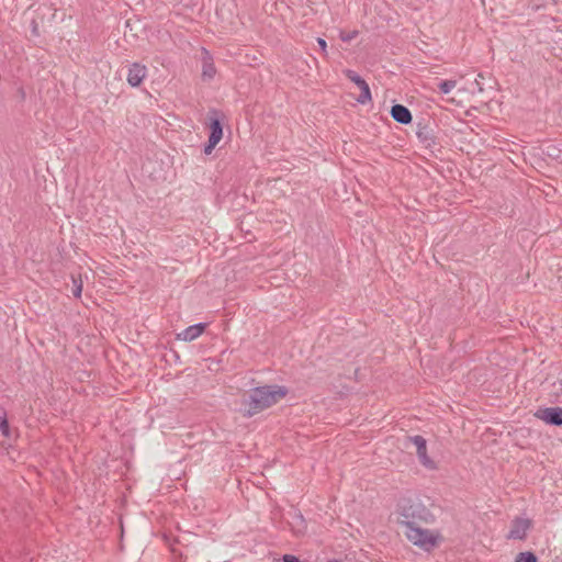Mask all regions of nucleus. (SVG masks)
Returning <instances> with one entry per match:
<instances>
[{
	"instance_id": "obj_1",
	"label": "nucleus",
	"mask_w": 562,
	"mask_h": 562,
	"mask_svg": "<svg viewBox=\"0 0 562 562\" xmlns=\"http://www.w3.org/2000/svg\"><path fill=\"white\" fill-rule=\"evenodd\" d=\"M435 520L430 510L419 501L403 499L397 506V524L404 526L405 537L424 551H431L441 539L439 532L425 529L422 525Z\"/></svg>"
},
{
	"instance_id": "obj_2",
	"label": "nucleus",
	"mask_w": 562,
	"mask_h": 562,
	"mask_svg": "<svg viewBox=\"0 0 562 562\" xmlns=\"http://www.w3.org/2000/svg\"><path fill=\"white\" fill-rule=\"evenodd\" d=\"M289 390L283 385H263L251 389L241 400L240 412L245 417L254 415L276 405L286 396Z\"/></svg>"
},
{
	"instance_id": "obj_3",
	"label": "nucleus",
	"mask_w": 562,
	"mask_h": 562,
	"mask_svg": "<svg viewBox=\"0 0 562 562\" xmlns=\"http://www.w3.org/2000/svg\"><path fill=\"white\" fill-rule=\"evenodd\" d=\"M409 440L415 445L417 457L419 459V462L429 470H435L436 463L428 457L427 454V443L426 439L423 436L416 435L413 437H409Z\"/></svg>"
},
{
	"instance_id": "obj_4",
	"label": "nucleus",
	"mask_w": 562,
	"mask_h": 562,
	"mask_svg": "<svg viewBox=\"0 0 562 562\" xmlns=\"http://www.w3.org/2000/svg\"><path fill=\"white\" fill-rule=\"evenodd\" d=\"M535 416L551 426H562V407L540 408Z\"/></svg>"
},
{
	"instance_id": "obj_5",
	"label": "nucleus",
	"mask_w": 562,
	"mask_h": 562,
	"mask_svg": "<svg viewBox=\"0 0 562 562\" xmlns=\"http://www.w3.org/2000/svg\"><path fill=\"white\" fill-rule=\"evenodd\" d=\"M530 519L516 517L512 521L510 530L507 535V538L514 540H524L527 537V531L530 529Z\"/></svg>"
},
{
	"instance_id": "obj_6",
	"label": "nucleus",
	"mask_w": 562,
	"mask_h": 562,
	"mask_svg": "<svg viewBox=\"0 0 562 562\" xmlns=\"http://www.w3.org/2000/svg\"><path fill=\"white\" fill-rule=\"evenodd\" d=\"M147 76V68L139 63H133L128 67L126 80L130 86L138 87Z\"/></svg>"
},
{
	"instance_id": "obj_7",
	"label": "nucleus",
	"mask_w": 562,
	"mask_h": 562,
	"mask_svg": "<svg viewBox=\"0 0 562 562\" xmlns=\"http://www.w3.org/2000/svg\"><path fill=\"white\" fill-rule=\"evenodd\" d=\"M416 136L425 148H432L437 145L434 130L427 124H418Z\"/></svg>"
},
{
	"instance_id": "obj_8",
	"label": "nucleus",
	"mask_w": 562,
	"mask_h": 562,
	"mask_svg": "<svg viewBox=\"0 0 562 562\" xmlns=\"http://www.w3.org/2000/svg\"><path fill=\"white\" fill-rule=\"evenodd\" d=\"M206 328L205 323H198L187 327L181 333L177 334V339L182 341H192L200 337Z\"/></svg>"
},
{
	"instance_id": "obj_9",
	"label": "nucleus",
	"mask_w": 562,
	"mask_h": 562,
	"mask_svg": "<svg viewBox=\"0 0 562 562\" xmlns=\"http://www.w3.org/2000/svg\"><path fill=\"white\" fill-rule=\"evenodd\" d=\"M390 113L392 119L400 124L407 125L413 120L409 109L403 104L392 105Z\"/></svg>"
},
{
	"instance_id": "obj_10",
	"label": "nucleus",
	"mask_w": 562,
	"mask_h": 562,
	"mask_svg": "<svg viewBox=\"0 0 562 562\" xmlns=\"http://www.w3.org/2000/svg\"><path fill=\"white\" fill-rule=\"evenodd\" d=\"M212 114L213 115L210 117V124H209V127H210L209 139H211L212 143L213 142L220 143V140L223 137V126L217 116V112L212 111Z\"/></svg>"
},
{
	"instance_id": "obj_11",
	"label": "nucleus",
	"mask_w": 562,
	"mask_h": 562,
	"mask_svg": "<svg viewBox=\"0 0 562 562\" xmlns=\"http://www.w3.org/2000/svg\"><path fill=\"white\" fill-rule=\"evenodd\" d=\"M216 74V69L213 63V58L206 49H203L202 59V77L204 79H213Z\"/></svg>"
},
{
	"instance_id": "obj_12",
	"label": "nucleus",
	"mask_w": 562,
	"mask_h": 562,
	"mask_svg": "<svg viewBox=\"0 0 562 562\" xmlns=\"http://www.w3.org/2000/svg\"><path fill=\"white\" fill-rule=\"evenodd\" d=\"M359 89L361 90V93L357 98V101L360 104H366V103L370 102L372 97H371V91H370L369 85L367 82H364L361 87H359Z\"/></svg>"
},
{
	"instance_id": "obj_13",
	"label": "nucleus",
	"mask_w": 562,
	"mask_h": 562,
	"mask_svg": "<svg viewBox=\"0 0 562 562\" xmlns=\"http://www.w3.org/2000/svg\"><path fill=\"white\" fill-rule=\"evenodd\" d=\"M344 75L346 78H348L350 81H352L358 87H361L364 82H367L360 75H358L355 70L351 69H345Z\"/></svg>"
},
{
	"instance_id": "obj_14",
	"label": "nucleus",
	"mask_w": 562,
	"mask_h": 562,
	"mask_svg": "<svg viewBox=\"0 0 562 562\" xmlns=\"http://www.w3.org/2000/svg\"><path fill=\"white\" fill-rule=\"evenodd\" d=\"M456 80H442L438 83V90L443 94H448L456 87Z\"/></svg>"
},
{
	"instance_id": "obj_15",
	"label": "nucleus",
	"mask_w": 562,
	"mask_h": 562,
	"mask_svg": "<svg viewBox=\"0 0 562 562\" xmlns=\"http://www.w3.org/2000/svg\"><path fill=\"white\" fill-rule=\"evenodd\" d=\"M537 561L538 560H537L536 554L532 552H529V551L520 552L515 560V562H537Z\"/></svg>"
},
{
	"instance_id": "obj_16",
	"label": "nucleus",
	"mask_w": 562,
	"mask_h": 562,
	"mask_svg": "<svg viewBox=\"0 0 562 562\" xmlns=\"http://www.w3.org/2000/svg\"><path fill=\"white\" fill-rule=\"evenodd\" d=\"M0 431L4 437H9L10 427L5 414L0 417Z\"/></svg>"
},
{
	"instance_id": "obj_17",
	"label": "nucleus",
	"mask_w": 562,
	"mask_h": 562,
	"mask_svg": "<svg viewBox=\"0 0 562 562\" xmlns=\"http://www.w3.org/2000/svg\"><path fill=\"white\" fill-rule=\"evenodd\" d=\"M547 155L553 159H561V150L553 145H549L546 150Z\"/></svg>"
},
{
	"instance_id": "obj_18",
	"label": "nucleus",
	"mask_w": 562,
	"mask_h": 562,
	"mask_svg": "<svg viewBox=\"0 0 562 562\" xmlns=\"http://www.w3.org/2000/svg\"><path fill=\"white\" fill-rule=\"evenodd\" d=\"M358 35V32L357 31H352V32H341L340 33V40L342 42H350L352 41L353 38H356V36Z\"/></svg>"
},
{
	"instance_id": "obj_19",
	"label": "nucleus",
	"mask_w": 562,
	"mask_h": 562,
	"mask_svg": "<svg viewBox=\"0 0 562 562\" xmlns=\"http://www.w3.org/2000/svg\"><path fill=\"white\" fill-rule=\"evenodd\" d=\"M74 284H75V286L72 289V294L75 297H80L81 292H82V283L81 282L77 283V281L74 280Z\"/></svg>"
},
{
	"instance_id": "obj_20",
	"label": "nucleus",
	"mask_w": 562,
	"mask_h": 562,
	"mask_svg": "<svg viewBox=\"0 0 562 562\" xmlns=\"http://www.w3.org/2000/svg\"><path fill=\"white\" fill-rule=\"evenodd\" d=\"M218 143L217 142H213L211 139L207 140V144L205 145L204 147V153L206 155H210L212 153V150L215 148V146L217 145Z\"/></svg>"
},
{
	"instance_id": "obj_21",
	"label": "nucleus",
	"mask_w": 562,
	"mask_h": 562,
	"mask_svg": "<svg viewBox=\"0 0 562 562\" xmlns=\"http://www.w3.org/2000/svg\"><path fill=\"white\" fill-rule=\"evenodd\" d=\"M317 44L319 46V48L322 49V52L326 55L327 54V43L324 38L322 37H318L317 38Z\"/></svg>"
},
{
	"instance_id": "obj_22",
	"label": "nucleus",
	"mask_w": 562,
	"mask_h": 562,
	"mask_svg": "<svg viewBox=\"0 0 562 562\" xmlns=\"http://www.w3.org/2000/svg\"><path fill=\"white\" fill-rule=\"evenodd\" d=\"M282 562H301L299 558L292 554H284L282 557Z\"/></svg>"
},
{
	"instance_id": "obj_23",
	"label": "nucleus",
	"mask_w": 562,
	"mask_h": 562,
	"mask_svg": "<svg viewBox=\"0 0 562 562\" xmlns=\"http://www.w3.org/2000/svg\"><path fill=\"white\" fill-rule=\"evenodd\" d=\"M293 518L297 519L302 525H304L305 522L304 517L300 512L295 513ZM303 529H305V526H302V528H300L299 531H302Z\"/></svg>"
},
{
	"instance_id": "obj_24",
	"label": "nucleus",
	"mask_w": 562,
	"mask_h": 562,
	"mask_svg": "<svg viewBox=\"0 0 562 562\" xmlns=\"http://www.w3.org/2000/svg\"><path fill=\"white\" fill-rule=\"evenodd\" d=\"M559 384L561 385V389H562V380H559Z\"/></svg>"
},
{
	"instance_id": "obj_25",
	"label": "nucleus",
	"mask_w": 562,
	"mask_h": 562,
	"mask_svg": "<svg viewBox=\"0 0 562 562\" xmlns=\"http://www.w3.org/2000/svg\"><path fill=\"white\" fill-rule=\"evenodd\" d=\"M327 562H339V561H337V560H330V561H327Z\"/></svg>"
}]
</instances>
